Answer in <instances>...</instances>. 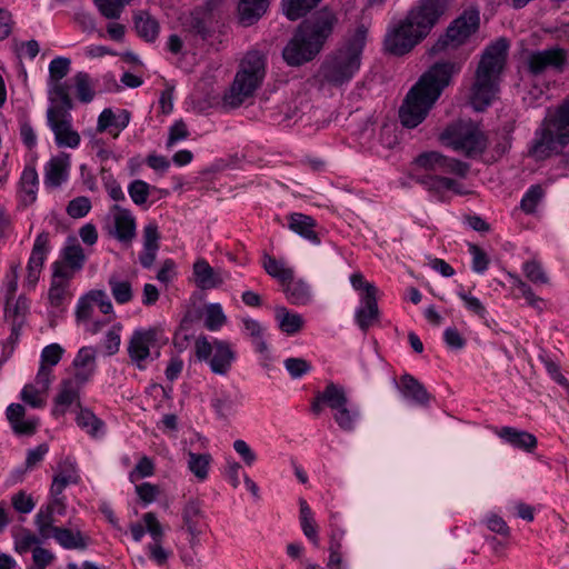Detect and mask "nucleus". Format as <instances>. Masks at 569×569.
Returning a JSON list of instances; mask_svg holds the SVG:
<instances>
[{
  "mask_svg": "<svg viewBox=\"0 0 569 569\" xmlns=\"http://www.w3.org/2000/svg\"><path fill=\"white\" fill-rule=\"evenodd\" d=\"M38 532L42 539H49L59 527L53 526L52 506L41 508L34 519Z\"/></svg>",
  "mask_w": 569,
  "mask_h": 569,
  "instance_id": "nucleus-48",
  "label": "nucleus"
},
{
  "mask_svg": "<svg viewBox=\"0 0 569 569\" xmlns=\"http://www.w3.org/2000/svg\"><path fill=\"white\" fill-rule=\"evenodd\" d=\"M269 0H240L238 17L242 26L249 27L256 23L267 11Z\"/></svg>",
  "mask_w": 569,
  "mask_h": 569,
  "instance_id": "nucleus-30",
  "label": "nucleus"
},
{
  "mask_svg": "<svg viewBox=\"0 0 569 569\" xmlns=\"http://www.w3.org/2000/svg\"><path fill=\"white\" fill-rule=\"evenodd\" d=\"M49 252V233L41 232L33 243V248L28 261L27 282L34 286L39 279L47 253Z\"/></svg>",
  "mask_w": 569,
  "mask_h": 569,
  "instance_id": "nucleus-20",
  "label": "nucleus"
},
{
  "mask_svg": "<svg viewBox=\"0 0 569 569\" xmlns=\"http://www.w3.org/2000/svg\"><path fill=\"white\" fill-rule=\"evenodd\" d=\"M91 209V202L88 197H77L72 199L67 206V213L71 218H82L88 214Z\"/></svg>",
  "mask_w": 569,
  "mask_h": 569,
  "instance_id": "nucleus-63",
  "label": "nucleus"
},
{
  "mask_svg": "<svg viewBox=\"0 0 569 569\" xmlns=\"http://www.w3.org/2000/svg\"><path fill=\"white\" fill-rule=\"evenodd\" d=\"M445 12L439 0H420L399 26L389 30L385 39L386 50L396 56L409 52L423 39Z\"/></svg>",
  "mask_w": 569,
  "mask_h": 569,
  "instance_id": "nucleus-3",
  "label": "nucleus"
},
{
  "mask_svg": "<svg viewBox=\"0 0 569 569\" xmlns=\"http://www.w3.org/2000/svg\"><path fill=\"white\" fill-rule=\"evenodd\" d=\"M48 124L54 133L59 147L77 148L80 143V134L72 129L71 116L63 110L48 109Z\"/></svg>",
  "mask_w": 569,
  "mask_h": 569,
  "instance_id": "nucleus-17",
  "label": "nucleus"
},
{
  "mask_svg": "<svg viewBox=\"0 0 569 569\" xmlns=\"http://www.w3.org/2000/svg\"><path fill=\"white\" fill-rule=\"evenodd\" d=\"M27 310L28 303L24 298L20 297L13 305H11L10 298H7L4 319L11 326V340H18L20 329L24 322Z\"/></svg>",
  "mask_w": 569,
  "mask_h": 569,
  "instance_id": "nucleus-29",
  "label": "nucleus"
},
{
  "mask_svg": "<svg viewBox=\"0 0 569 569\" xmlns=\"http://www.w3.org/2000/svg\"><path fill=\"white\" fill-rule=\"evenodd\" d=\"M336 23L337 17L328 9L320 10L301 22L282 50L287 64L299 67L315 59L331 36Z\"/></svg>",
  "mask_w": 569,
  "mask_h": 569,
  "instance_id": "nucleus-2",
  "label": "nucleus"
},
{
  "mask_svg": "<svg viewBox=\"0 0 569 569\" xmlns=\"http://www.w3.org/2000/svg\"><path fill=\"white\" fill-rule=\"evenodd\" d=\"M96 358L97 350L93 347H82L72 362L74 368V377L72 379L81 385L88 382L97 368Z\"/></svg>",
  "mask_w": 569,
  "mask_h": 569,
  "instance_id": "nucleus-23",
  "label": "nucleus"
},
{
  "mask_svg": "<svg viewBox=\"0 0 569 569\" xmlns=\"http://www.w3.org/2000/svg\"><path fill=\"white\" fill-rule=\"evenodd\" d=\"M70 169V156L60 152L52 157L44 166V186L58 188L68 180Z\"/></svg>",
  "mask_w": 569,
  "mask_h": 569,
  "instance_id": "nucleus-21",
  "label": "nucleus"
},
{
  "mask_svg": "<svg viewBox=\"0 0 569 569\" xmlns=\"http://www.w3.org/2000/svg\"><path fill=\"white\" fill-rule=\"evenodd\" d=\"M441 174L442 173L418 174L416 182L425 187L428 191L435 192L437 194H440L445 190H452L458 194L465 193L461 184L458 181L451 178L442 177Z\"/></svg>",
  "mask_w": 569,
  "mask_h": 569,
  "instance_id": "nucleus-27",
  "label": "nucleus"
},
{
  "mask_svg": "<svg viewBox=\"0 0 569 569\" xmlns=\"http://www.w3.org/2000/svg\"><path fill=\"white\" fill-rule=\"evenodd\" d=\"M559 127H563L569 134V98L563 101L553 112L548 113Z\"/></svg>",
  "mask_w": 569,
  "mask_h": 569,
  "instance_id": "nucleus-64",
  "label": "nucleus"
},
{
  "mask_svg": "<svg viewBox=\"0 0 569 569\" xmlns=\"http://www.w3.org/2000/svg\"><path fill=\"white\" fill-rule=\"evenodd\" d=\"M128 193L137 206H142L148 200L150 186L143 180H133L128 187Z\"/></svg>",
  "mask_w": 569,
  "mask_h": 569,
  "instance_id": "nucleus-56",
  "label": "nucleus"
},
{
  "mask_svg": "<svg viewBox=\"0 0 569 569\" xmlns=\"http://www.w3.org/2000/svg\"><path fill=\"white\" fill-rule=\"evenodd\" d=\"M82 386L72 378L60 382L57 396L53 399L52 415L54 417H62L73 405H80L79 393Z\"/></svg>",
  "mask_w": 569,
  "mask_h": 569,
  "instance_id": "nucleus-18",
  "label": "nucleus"
},
{
  "mask_svg": "<svg viewBox=\"0 0 569 569\" xmlns=\"http://www.w3.org/2000/svg\"><path fill=\"white\" fill-rule=\"evenodd\" d=\"M159 239L160 234L156 223H149L143 228V250L139 256V262L146 269H149L157 258Z\"/></svg>",
  "mask_w": 569,
  "mask_h": 569,
  "instance_id": "nucleus-26",
  "label": "nucleus"
},
{
  "mask_svg": "<svg viewBox=\"0 0 569 569\" xmlns=\"http://www.w3.org/2000/svg\"><path fill=\"white\" fill-rule=\"evenodd\" d=\"M266 74V59L259 51H250L241 61L240 69L223 102L230 108H237L251 97L261 84Z\"/></svg>",
  "mask_w": 569,
  "mask_h": 569,
  "instance_id": "nucleus-6",
  "label": "nucleus"
},
{
  "mask_svg": "<svg viewBox=\"0 0 569 569\" xmlns=\"http://www.w3.org/2000/svg\"><path fill=\"white\" fill-rule=\"evenodd\" d=\"M76 422L92 438H101L106 432V423L89 409L80 408Z\"/></svg>",
  "mask_w": 569,
  "mask_h": 569,
  "instance_id": "nucleus-33",
  "label": "nucleus"
},
{
  "mask_svg": "<svg viewBox=\"0 0 569 569\" xmlns=\"http://www.w3.org/2000/svg\"><path fill=\"white\" fill-rule=\"evenodd\" d=\"M441 142L467 157L481 154L487 148V139L478 124L472 121H458L448 126L440 134Z\"/></svg>",
  "mask_w": 569,
  "mask_h": 569,
  "instance_id": "nucleus-7",
  "label": "nucleus"
},
{
  "mask_svg": "<svg viewBox=\"0 0 569 569\" xmlns=\"http://www.w3.org/2000/svg\"><path fill=\"white\" fill-rule=\"evenodd\" d=\"M513 279V286L520 291L521 296L527 300L528 305L538 311L543 309V300L537 297L531 287L522 281L519 277L509 274Z\"/></svg>",
  "mask_w": 569,
  "mask_h": 569,
  "instance_id": "nucleus-54",
  "label": "nucleus"
},
{
  "mask_svg": "<svg viewBox=\"0 0 569 569\" xmlns=\"http://www.w3.org/2000/svg\"><path fill=\"white\" fill-rule=\"evenodd\" d=\"M569 143V134L563 127L547 114L535 132L529 147V156L536 160H545L560 152Z\"/></svg>",
  "mask_w": 569,
  "mask_h": 569,
  "instance_id": "nucleus-9",
  "label": "nucleus"
},
{
  "mask_svg": "<svg viewBox=\"0 0 569 569\" xmlns=\"http://www.w3.org/2000/svg\"><path fill=\"white\" fill-rule=\"evenodd\" d=\"M79 476L76 472V468L72 463H69V469L62 470L54 476L50 493L51 496H61L64 488L70 483H77Z\"/></svg>",
  "mask_w": 569,
  "mask_h": 569,
  "instance_id": "nucleus-49",
  "label": "nucleus"
},
{
  "mask_svg": "<svg viewBox=\"0 0 569 569\" xmlns=\"http://www.w3.org/2000/svg\"><path fill=\"white\" fill-rule=\"evenodd\" d=\"M49 99L51 106L48 109H56L64 112H69L72 108V102L68 93V89L64 83L53 82L50 83Z\"/></svg>",
  "mask_w": 569,
  "mask_h": 569,
  "instance_id": "nucleus-43",
  "label": "nucleus"
},
{
  "mask_svg": "<svg viewBox=\"0 0 569 569\" xmlns=\"http://www.w3.org/2000/svg\"><path fill=\"white\" fill-rule=\"evenodd\" d=\"M469 166L466 162L448 158L437 151H427L417 156L412 161V174L416 179L418 174L426 173H452L459 177H466Z\"/></svg>",
  "mask_w": 569,
  "mask_h": 569,
  "instance_id": "nucleus-14",
  "label": "nucleus"
},
{
  "mask_svg": "<svg viewBox=\"0 0 569 569\" xmlns=\"http://www.w3.org/2000/svg\"><path fill=\"white\" fill-rule=\"evenodd\" d=\"M38 173L33 167H26L20 178V194L26 204H31L37 199Z\"/></svg>",
  "mask_w": 569,
  "mask_h": 569,
  "instance_id": "nucleus-36",
  "label": "nucleus"
},
{
  "mask_svg": "<svg viewBox=\"0 0 569 569\" xmlns=\"http://www.w3.org/2000/svg\"><path fill=\"white\" fill-rule=\"evenodd\" d=\"M377 288L369 287L368 295H361V305L356 310V322L362 331H367L379 319Z\"/></svg>",
  "mask_w": 569,
  "mask_h": 569,
  "instance_id": "nucleus-22",
  "label": "nucleus"
},
{
  "mask_svg": "<svg viewBox=\"0 0 569 569\" xmlns=\"http://www.w3.org/2000/svg\"><path fill=\"white\" fill-rule=\"evenodd\" d=\"M366 39L367 29L363 26L358 27L353 34L323 61L318 72L320 81L336 87L349 82L360 69Z\"/></svg>",
  "mask_w": 569,
  "mask_h": 569,
  "instance_id": "nucleus-5",
  "label": "nucleus"
},
{
  "mask_svg": "<svg viewBox=\"0 0 569 569\" xmlns=\"http://www.w3.org/2000/svg\"><path fill=\"white\" fill-rule=\"evenodd\" d=\"M134 28L140 38L147 42H153L159 34V22L146 11L134 14Z\"/></svg>",
  "mask_w": 569,
  "mask_h": 569,
  "instance_id": "nucleus-34",
  "label": "nucleus"
},
{
  "mask_svg": "<svg viewBox=\"0 0 569 569\" xmlns=\"http://www.w3.org/2000/svg\"><path fill=\"white\" fill-rule=\"evenodd\" d=\"M263 268L269 276L279 280L281 284H284L287 280H292L293 269L267 253L263 256Z\"/></svg>",
  "mask_w": 569,
  "mask_h": 569,
  "instance_id": "nucleus-44",
  "label": "nucleus"
},
{
  "mask_svg": "<svg viewBox=\"0 0 569 569\" xmlns=\"http://www.w3.org/2000/svg\"><path fill=\"white\" fill-rule=\"evenodd\" d=\"M274 312L276 320L282 332L295 335L303 328L305 320L299 313L290 312L286 307H277Z\"/></svg>",
  "mask_w": 569,
  "mask_h": 569,
  "instance_id": "nucleus-35",
  "label": "nucleus"
},
{
  "mask_svg": "<svg viewBox=\"0 0 569 569\" xmlns=\"http://www.w3.org/2000/svg\"><path fill=\"white\" fill-rule=\"evenodd\" d=\"M51 537L66 549H84L87 547V539L82 536L80 530L59 527Z\"/></svg>",
  "mask_w": 569,
  "mask_h": 569,
  "instance_id": "nucleus-41",
  "label": "nucleus"
},
{
  "mask_svg": "<svg viewBox=\"0 0 569 569\" xmlns=\"http://www.w3.org/2000/svg\"><path fill=\"white\" fill-rule=\"evenodd\" d=\"M142 521L146 526V532L150 535L152 541H163L164 530L153 512L144 513Z\"/></svg>",
  "mask_w": 569,
  "mask_h": 569,
  "instance_id": "nucleus-61",
  "label": "nucleus"
},
{
  "mask_svg": "<svg viewBox=\"0 0 569 569\" xmlns=\"http://www.w3.org/2000/svg\"><path fill=\"white\" fill-rule=\"evenodd\" d=\"M507 56L506 39L495 41L482 52L470 89V101L476 110L482 111L497 98Z\"/></svg>",
  "mask_w": 569,
  "mask_h": 569,
  "instance_id": "nucleus-4",
  "label": "nucleus"
},
{
  "mask_svg": "<svg viewBox=\"0 0 569 569\" xmlns=\"http://www.w3.org/2000/svg\"><path fill=\"white\" fill-rule=\"evenodd\" d=\"M181 516L186 530L201 528L200 521L204 517L201 502L196 499H189L182 508Z\"/></svg>",
  "mask_w": 569,
  "mask_h": 569,
  "instance_id": "nucleus-42",
  "label": "nucleus"
},
{
  "mask_svg": "<svg viewBox=\"0 0 569 569\" xmlns=\"http://www.w3.org/2000/svg\"><path fill=\"white\" fill-rule=\"evenodd\" d=\"M147 551L150 560H152L159 567L166 566L170 556L172 555L171 550H168L162 546V541L150 542L147 546Z\"/></svg>",
  "mask_w": 569,
  "mask_h": 569,
  "instance_id": "nucleus-59",
  "label": "nucleus"
},
{
  "mask_svg": "<svg viewBox=\"0 0 569 569\" xmlns=\"http://www.w3.org/2000/svg\"><path fill=\"white\" fill-rule=\"evenodd\" d=\"M461 70L458 62L433 63L407 92L399 108V119L403 127L413 129L428 116L436 101L455 74Z\"/></svg>",
  "mask_w": 569,
  "mask_h": 569,
  "instance_id": "nucleus-1",
  "label": "nucleus"
},
{
  "mask_svg": "<svg viewBox=\"0 0 569 569\" xmlns=\"http://www.w3.org/2000/svg\"><path fill=\"white\" fill-rule=\"evenodd\" d=\"M7 418L18 435H32L36 431L38 421L24 419V408L20 403H11L7 408Z\"/></svg>",
  "mask_w": 569,
  "mask_h": 569,
  "instance_id": "nucleus-32",
  "label": "nucleus"
},
{
  "mask_svg": "<svg viewBox=\"0 0 569 569\" xmlns=\"http://www.w3.org/2000/svg\"><path fill=\"white\" fill-rule=\"evenodd\" d=\"M132 0H93L100 13L108 19H118L126 4Z\"/></svg>",
  "mask_w": 569,
  "mask_h": 569,
  "instance_id": "nucleus-52",
  "label": "nucleus"
},
{
  "mask_svg": "<svg viewBox=\"0 0 569 569\" xmlns=\"http://www.w3.org/2000/svg\"><path fill=\"white\" fill-rule=\"evenodd\" d=\"M397 388L402 397L407 400L421 406H425L429 402L430 396L425 386L409 373L401 376Z\"/></svg>",
  "mask_w": 569,
  "mask_h": 569,
  "instance_id": "nucleus-28",
  "label": "nucleus"
},
{
  "mask_svg": "<svg viewBox=\"0 0 569 569\" xmlns=\"http://www.w3.org/2000/svg\"><path fill=\"white\" fill-rule=\"evenodd\" d=\"M162 330L158 327L136 329L128 340V356L130 361L139 369L144 370L147 366L158 358L162 341Z\"/></svg>",
  "mask_w": 569,
  "mask_h": 569,
  "instance_id": "nucleus-10",
  "label": "nucleus"
},
{
  "mask_svg": "<svg viewBox=\"0 0 569 569\" xmlns=\"http://www.w3.org/2000/svg\"><path fill=\"white\" fill-rule=\"evenodd\" d=\"M282 286L289 302L302 306L311 300V292L306 282L292 278V280H287Z\"/></svg>",
  "mask_w": 569,
  "mask_h": 569,
  "instance_id": "nucleus-39",
  "label": "nucleus"
},
{
  "mask_svg": "<svg viewBox=\"0 0 569 569\" xmlns=\"http://www.w3.org/2000/svg\"><path fill=\"white\" fill-rule=\"evenodd\" d=\"M497 433L515 448L530 452L537 447V438L528 431L518 430L512 427H502Z\"/></svg>",
  "mask_w": 569,
  "mask_h": 569,
  "instance_id": "nucleus-31",
  "label": "nucleus"
},
{
  "mask_svg": "<svg viewBox=\"0 0 569 569\" xmlns=\"http://www.w3.org/2000/svg\"><path fill=\"white\" fill-rule=\"evenodd\" d=\"M316 220L307 214L293 212L288 216V228L313 244L320 243Z\"/></svg>",
  "mask_w": 569,
  "mask_h": 569,
  "instance_id": "nucleus-25",
  "label": "nucleus"
},
{
  "mask_svg": "<svg viewBox=\"0 0 569 569\" xmlns=\"http://www.w3.org/2000/svg\"><path fill=\"white\" fill-rule=\"evenodd\" d=\"M196 286L201 290L219 288L224 282V273L221 269L212 268L207 260L200 258L192 267Z\"/></svg>",
  "mask_w": 569,
  "mask_h": 569,
  "instance_id": "nucleus-19",
  "label": "nucleus"
},
{
  "mask_svg": "<svg viewBox=\"0 0 569 569\" xmlns=\"http://www.w3.org/2000/svg\"><path fill=\"white\" fill-rule=\"evenodd\" d=\"M71 61L66 57H57L49 63V81L53 83L60 82L70 71Z\"/></svg>",
  "mask_w": 569,
  "mask_h": 569,
  "instance_id": "nucleus-55",
  "label": "nucleus"
},
{
  "mask_svg": "<svg viewBox=\"0 0 569 569\" xmlns=\"http://www.w3.org/2000/svg\"><path fill=\"white\" fill-rule=\"evenodd\" d=\"M522 270L527 279L533 284L542 286L549 282V278L542 266L536 260L525 262Z\"/></svg>",
  "mask_w": 569,
  "mask_h": 569,
  "instance_id": "nucleus-53",
  "label": "nucleus"
},
{
  "mask_svg": "<svg viewBox=\"0 0 569 569\" xmlns=\"http://www.w3.org/2000/svg\"><path fill=\"white\" fill-rule=\"evenodd\" d=\"M194 353L197 359L206 362L217 376H227L237 359V353L229 341L217 338L209 341L206 336L196 339Z\"/></svg>",
  "mask_w": 569,
  "mask_h": 569,
  "instance_id": "nucleus-8",
  "label": "nucleus"
},
{
  "mask_svg": "<svg viewBox=\"0 0 569 569\" xmlns=\"http://www.w3.org/2000/svg\"><path fill=\"white\" fill-rule=\"evenodd\" d=\"M283 365L293 379L301 378L311 370L310 362L302 358H288Z\"/></svg>",
  "mask_w": 569,
  "mask_h": 569,
  "instance_id": "nucleus-62",
  "label": "nucleus"
},
{
  "mask_svg": "<svg viewBox=\"0 0 569 569\" xmlns=\"http://www.w3.org/2000/svg\"><path fill=\"white\" fill-rule=\"evenodd\" d=\"M566 62V50L552 47L529 52L526 59V67L532 79L539 80L541 77L561 72Z\"/></svg>",
  "mask_w": 569,
  "mask_h": 569,
  "instance_id": "nucleus-15",
  "label": "nucleus"
},
{
  "mask_svg": "<svg viewBox=\"0 0 569 569\" xmlns=\"http://www.w3.org/2000/svg\"><path fill=\"white\" fill-rule=\"evenodd\" d=\"M479 11L469 9L451 22L446 33L430 48L431 54L447 53L463 44L479 28Z\"/></svg>",
  "mask_w": 569,
  "mask_h": 569,
  "instance_id": "nucleus-11",
  "label": "nucleus"
},
{
  "mask_svg": "<svg viewBox=\"0 0 569 569\" xmlns=\"http://www.w3.org/2000/svg\"><path fill=\"white\" fill-rule=\"evenodd\" d=\"M73 81L78 99L83 103L91 102L96 94L91 77L80 71L74 74Z\"/></svg>",
  "mask_w": 569,
  "mask_h": 569,
  "instance_id": "nucleus-47",
  "label": "nucleus"
},
{
  "mask_svg": "<svg viewBox=\"0 0 569 569\" xmlns=\"http://www.w3.org/2000/svg\"><path fill=\"white\" fill-rule=\"evenodd\" d=\"M543 197V190L539 184L531 186L521 199L520 207L526 213H532Z\"/></svg>",
  "mask_w": 569,
  "mask_h": 569,
  "instance_id": "nucleus-57",
  "label": "nucleus"
},
{
  "mask_svg": "<svg viewBox=\"0 0 569 569\" xmlns=\"http://www.w3.org/2000/svg\"><path fill=\"white\" fill-rule=\"evenodd\" d=\"M244 331L250 337L251 342L254 345L256 350L269 359L268 345L263 338L264 329L261 323L254 319L246 318L242 320Z\"/></svg>",
  "mask_w": 569,
  "mask_h": 569,
  "instance_id": "nucleus-40",
  "label": "nucleus"
},
{
  "mask_svg": "<svg viewBox=\"0 0 569 569\" xmlns=\"http://www.w3.org/2000/svg\"><path fill=\"white\" fill-rule=\"evenodd\" d=\"M108 284L112 297L118 303L124 305L132 300L133 290L130 281L120 279L113 274L109 278Z\"/></svg>",
  "mask_w": 569,
  "mask_h": 569,
  "instance_id": "nucleus-45",
  "label": "nucleus"
},
{
  "mask_svg": "<svg viewBox=\"0 0 569 569\" xmlns=\"http://www.w3.org/2000/svg\"><path fill=\"white\" fill-rule=\"evenodd\" d=\"M188 460V469L189 471L198 479V481L207 480L209 476L210 466L212 462V456L208 452L206 453H196L189 451L187 453Z\"/></svg>",
  "mask_w": 569,
  "mask_h": 569,
  "instance_id": "nucleus-37",
  "label": "nucleus"
},
{
  "mask_svg": "<svg viewBox=\"0 0 569 569\" xmlns=\"http://www.w3.org/2000/svg\"><path fill=\"white\" fill-rule=\"evenodd\" d=\"M180 22L183 31L193 38L210 46L221 42L220 33L217 32V22L209 6L197 7L183 12L180 16Z\"/></svg>",
  "mask_w": 569,
  "mask_h": 569,
  "instance_id": "nucleus-13",
  "label": "nucleus"
},
{
  "mask_svg": "<svg viewBox=\"0 0 569 569\" xmlns=\"http://www.w3.org/2000/svg\"><path fill=\"white\" fill-rule=\"evenodd\" d=\"M325 399L327 406L332 410V418L338 427L345 432L353 431L361 413L359 407L350 401L346 389L340 385L329 382Z\"/></svg>",
  "mask_w": 569,
  "mask_h": 569,
  "instance_id": "nucleus-12",
  "label": "nucleus"
},
{
  "mask_svg": "<svg viewBox=\"0 0 569 569\" xmlns=\"http://www.w3.org/2000/svg\"><path fill=\"white\" fill-rule=\"evenodd\" d=\"M320 0H282V11L292 21L303 17Z\"/></svg>",
  "mask_w": 569,
  "mask_h": 569,
  "instance_id": "nucleus-46",
  "label": "nucleus"
},
{
  "mask_svg": "<svg viewBox=\"0 0 569 569\" xmlns=\"http://www.w3.org/2000/svg\"><path fill=\"white\" fill-rule=\"evenodd\" d=\"M227 322L222 307L219 303H210L204 309V326L210 331L219 330Z\"/></svg>",
  "mask_w": 569,
  "mask_h": 569,
  "instance_id": "nucleus-51",
  "label": "nucleus"
},
{
  "mask_svg": "<svg viewBox=\"0 0 569 569\" xmlns=\"http://www.w3.org/2000/svg\"><path fill=\"white\" fill-rule=\"evenodd\" d=\"M63 351L62 347L58 343L44 347L41 352L40 365L52 369L61 360Z\"/></svg>",
  "mask_w": 569,
  "mask_h": 569,
  "instance_id": "nucleus-60",
  "label": "nucleus"
},
{
  "mask_svg": "<svg viewBox=\"0 0 569 569\" xmlns=\"http://www.w3.org/2000/svg\"><path fill=\"white\" fill-rule=\"evenodd\" d=\"M300 526L303 535L316 546H319L318 526L313 513L306 500L300 499Z\"/></svg>",
  "mask_w": 569,
  "mask_h": 569,
  "instance_id": "nucleus-38",
  "label": "nucleus"
},
{
  "mask_svg": "<svg viewBox=\"0 0 569 569\" xmlns=\"http://www.w3.org/2000/svg\"><path fill=\"white\" fill-rule=\"evenodd\" d=\"M129 121L130 113L127 110L114 113L112 109L106 108L98 117L97 131L100 133L109 131L113 138H117L128 127Z\"/></svg>",
  "mask_w": 569,
  "mask_h": 569,
  "instance_id": "nucleus-24",
  "label": "nucleus"
},
{
  "mask_svg": "<svg viewBox=\"0 0 569 569\" xmlns=\"http://www.w3.org/2000/svg\"><path fill=\"white\" fill-rule=\"evenodd\" d=\"M63 258L64 262H67L72 270H80L86 260L83 249L79 244L66 247Z\"/></svg>",
  "mask_w": 569,
  "mask_h": 569,
  "instance_id": "nucleus-58",
  "label": "nucleus"
},
{
  "mask_svg": "<svg viewBox=\"0 0 569 569\" xmlns=\"http://www.w3.org/2000/svg\"><path fill=\"white\" fill-rule=\"evenodd\" d=\"M343 530L337 529L331 532L330 542H329V559L327 562V568L335 569L339 568L342 562L341 555V540L343 537Z\"/></svg>",
  "mask_w": 569,
  "mask_h": 569,
  "instance_id": "nucleus-50",
  "label": "nucleus"
},
{
  "mask_svg": "<svg viewBox=\"0 0 569 569\" xmlns=\"http://www.w3.org/2000/svg\"><path fill=\"white\" fill-rule=\"evenodd\" d=\"M108 232L122 246L130 247L137 236L136 218L131 211L113 204L110 209Z\"/></svg>",
  "mask_w": 569,
  "mask_h": 569,
  "instance_id": "nucleus-16",
  "label": "nucleus"
}]
</instances>
